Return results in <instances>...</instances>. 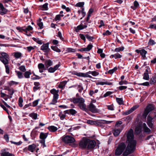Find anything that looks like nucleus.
I'll list each match as a JSON object with an SVG mask.
<instances>
[{
  "label": "nucleus",
  "instance_id": "1",
  "mask_svg": "<svg viewBox=\"0 0 156 156\" xmlns=\"http://www.w3.org/2000/svg\"><path fill=\"white\" fill-rule=\"evenodd\" d=\"M128 143V145L125 151L123 152V155L127 156L134 152L136 149V141L133 140L126 141Z\"/></svg>",
  "mask_w": 156,
  "mask_h": 156
},
{
  "label": "nucleus",
  "instance_id": "2",
  "mask_svg": "<svg viewBox=\"0 0 156 156\" xmlns=\"http://www.w3.org/2000/svg\"><path fill=\"white\" fill-rule=\"evenodd\" d=\"M126 147V144L123 142L121 143L117 147L115 150V155H120L124 151Z\"/></svg>",
  "mask_w": 156,
  "mask_h": 156
},
{
  "label": "nucleus",
  "instance_id": "3",
  "mask_svg": "<svg viewBox=\"0 0 156 156\" xmlns=\"http://www.w3.org/2000/svg\"><path fill=\"white\" fill-rule=\"evenodd\" d=\"M87 107L88 112L90 111L93 113H98L99 112V110L93 104L92 101H91L90 104L87 106Z\"/></svg>",
  "mask_w": 156,
  "mask_h": 156
},
{
  "label": "nucleus",
  "instance_id": "4",
  "mask_svg": "<svg viewBox=\"0 0 156 156\" xmlns=\"http://www.w3.org/2000/svg\"><path fill=\"white\" fill-rule=\"evenodd\" d=\"M125 134H126V141L134 140L133 131L132 129L126 131Z\"/></svg>",
  "mask_w": 156,
  "mask_h": 156
},
{
  "label": "nucleus",
  "instance_id": "5",
  "mask_svg": "<svg viewBox=\"0 0 156 156\" xmlns=\"http://www.w3.org/2000/svg\"><path fill=\"white\" fill-rule=\"evenodd\" d=\"M88 143L87 144V149L90 150L93 149L95 147L96 143L94 140H91L88 139Z\"/></svg>",
  "mask_w": 156,
  "mask_h": 156
},
{
  "label": "nucleus",
  "instance_id": "6",
  "mask_svg": "<svg viewBox=\"0 0 156 156\" xmlns=\"http://www.w3.org/2000/svg\"><path fill=\"white\" fill-rule=\"evenodd\" d=\"M88 142V139L87 138H85L80 141L79 144L80 147L83 150L87 148Z\"/></svg>",
  "mask_w": 156,
  "mask_h": 156
},
{
  "label": "nucleus",
  "instance_id": "7",
  "mask_svg": "<svg viewBox=\"0 0 156 156\" xmlns=\"http://www.w3.org/2000/svg\"><path fill=\"white\" fill-rule=\"evenodd\" d=\"M62 140L65 143H72L75 141V139L73 137L68 136L62 137Z\"/></svg>",
  "mask_w": 156,
  "mask_h": 156
},
{
  "label": "nucleus",
  "instance_id": "8",
  "mask_svg": "<svg viewBox=\"0 0 156 156\" xmlns=\"http://www.w3.org/2000/svg\"><path fill=\"white\" fill-rule=\"evenodd\" d=\"M49 43H47L43 44L41 47V49L44 52H48L50 50L49 48Z\"/></svg>",
  "mask_w": 156,
  "mask_h": 156
},
{
  "label": "nucleus",
  "instance_id": "9",
  "mask_svg": "<svg viewBox=\"0 0 156 156\" xmlns=\"http://www.w3.org/2000/svg\"><path fill=\"white\" fill-rule=\"evenodd\" d=\"M153 118L151 117L150 115H148L147 118V124L149 127L151 129L153 128V124L152 120Z\"/></svg>",
  "mask_w": 156,
  "mask_h": 156
},
{
  "label": "nucleus",
  "instance_id": "10",
  "mask_svg": "<svg viewBox=\"0 0 156 156\" xmlns=\"http://www.w3.org/2000/svg\"><path fill=\"white\" fill-rule=\"evenodd\" d=\"M135 51L137 53H140L142 57L144 59L146 58V55L147 54V52L144 49H142L139 50L138 49H136Z\"/></svg>",
  "mask_w": 156,
  "mask_h": 156
},
{
  "label": "nucleus",
  "instance_id": "11",
  "mask_svg": "<svg viewBox=\"0 0 156 156\" xmlns=\"http://www.w3.org/2000/svg\"><path fill=\"white\" fill-rule=\"evenodd\" d=\"M138 108V106L136 105L132 107L130 109L126 111L125 112H124L122 114L124 115H127L132 112L133 111L135 110L136 109H137Z\"/></svg>",
  "mask_w": 156,
  "mask_h": 156
},
{
  "label": "nucleus",
  "instance_id": "12",
  "mask_svg": "<svg viewBox=\"0 0 156 156\" xmlns=\"http://www.w3.org/2000/svg\"><path fill=\"white\" fill-rule=\"evenodd\" d=\"M84 100L82 98H74L73 99V101L74 103H78V104H81L82 103H84Z\"/></svg>",
  "mask_w": 156,
  "mask_h": 156
},
{
  "label": "nucleus",
  "instance_id": "13",
  "mask_svg": "<svg viewBox=\"0 0 156 156\" xmlns=\"http://www.w3.org/2000/svg\"><path fill=\"white\" fill-rule=\"evenodd\" d=\"M78 106L80 107V108L82 110L85 111V112L88 113V110L87 108L86 107V105L84 103H82L78 105Z\"/></svg>",
  "mask_w": 156,
  "mask_h": 156
},
{
  "label": "nucleus",
  "instance_id": "14",
  "mask_svg": "<svg viewBox=\"0 0 156 156\" xmlns=\"http://www.w3.org/2000/svg\"><path fill=\"white\" fill-rule=\"evenodd\" d=\"M81 22V24L79 26H77L76 29H75L76 31V32H78L79 30H83L86 28V26L85 25H83L82 23L83 22V21H82Z\"/></svg>",
  "mask_w": 156,
  "mask_h": 156
},
{
  "label": "nucleus",
  "instance_id": "15",
  "mask_svg": "<svg viewBox=\"0 0 156 156\" xmlns=\"http://www.w3.org/2000/svg\"><path fill=\"white\" fill-rule=\"evenodd\" d=\"M34 84L35 86L33 87V90L34 92H35L40 89L41 85L39 82H34Z\"/></svg>",
  "mask_w": 156,
  "mask_h": 156
},
{
  "label": "nucleus",
  "instance_id": "16",
  "mask_svg": "<svg viewBox=\"0 0 156 156\" xmlns=\"http://www.w3.org/2000/svg\"><path fill=\"white\" fill-rule=\"evenodd\" d=\"M148 74V69H147L145 70V71L144 73L143 79L146 80H149V77Z\"/></svg>",
  "mask_w": 156,
  "mask_h": 156
},
{
  "label": "nucleus",
  "instance_id": "17",
  "mask_svg": "<svg viewBox=\"0 0 156 156\" xmlns=\"http://www.w3.org/2000/svg\"><path fill=\"white\" fill-rule=\"evenodd\" d=\"M103 80L105 81V82H101L100 81L97 83V85H112V83L111 82H108L106 80Z\"/></svg>",
  "mask_w": 156,
  "mask_h": 156
},
{
  "label": "nucleus",
  "instance_id": "18",
  "mask_svg": "<svg viewBox=\"0 0 156 156\" xmlns=\"http://www.w3.org/2000/svg\"><path fill=\"white\" fill-rule=\"evenodd\" d=\"M36 147V145L33 144L31 145H29L28 146V150L29 151H30L31 152H33L35 150Z\"/></svg>",
  "mask_w": 156,
  "mask_h": 156
},
{
  "label": "nucleus",
  "instance_id": "19",
  "mask_svg": "<svg viewBox=\"0 0 156 156\" xmlns=\"http://www.w3.org/2000/svg\"><path fill=\"white\" fill-rule=\"evenodd\" d=\"M9 58H3L0 57V61L4 64V65L8 64Z\"/></svg>",
  "mask_w": 156,
  "mask_h": 156
},
{
  "label": "nucleus",
  "instance_id": "20",
  "mask_svg": "<svg viewBox=\"0 0 156 156\" xmlns=\"http://www.w3.org/2000/svg\"><path fill=\"white\" fill-rule=\"evenodd\" d=\"M58 67V64L55 66L53 67H51L48 70V72L50 73H54Z\"/></svg>",
  "mask_w": 156,
  "mask_h": 156
},
{
  "label": "nucleus",
  "instance_id": "21",
  "mask_svg": "<svg viewBox=\"0 0 156 156\" xmlns=\"http://www.w3.org/2000/svg\"><path fill=\"white\" fill-rule=\"evenodd\" d=\"M143 127L144 131L145 133H150L151 132V130L147 126L145 123L143 124Z\"/></svg>",
  "mask_w": 156,
  "mask_h": 156
},
{
  "label": "nucleus",
  "instance_id": "22",
  "mask_svg": "<svg viewBox=\"0 0 156 156\" xmlns=\"http://www.w3.org/2000/svg\"><path fill=\"white\" fill-rule=\"evenodd\" d=\"M48 136V134L47 133H44L41 132L40 135V138L41 140H45V139Z\"/></svg>",
  "mask_w": 156,
  "mask_h": 156
},
{
  "label": "nucleus",
  "instance_id": "23",
  "mask_svg": "<svg viewBox=\"0 0 156 156\" xmlns=\"http://www.w3.org/2000/svg\"><path fill=\"white\" fill-rule=\"evenodd\" d=\"M133 6H131V8L133 10H135L137 8L140 7L139 4L136 1H135L133 3Z\"/></svg>",
  "mask_w": 156,
  "mask_h": 156
},
{
  "label": "nucleus",
  "instance_id": "24",
  "mask_svg": "<svg viewBox=\"0 0 156 156\" xmlns=\"http://www.w3.org/2000/svg\"><path fill=\"white\" fill-rule=\"evenodd\" d=\"M50 93L53 95V97H58V90H56L55 89H53L50 90Z\"/></svg>",
  "mask_w": 156,
  "mask_h": 156
},
{
  "label": "nucleus",
  "instance_id": "25",
  "mask_svg": "<svg viewBox=\"0 0 156 156\" xmlns=\"http://www.w3.org/2000/svg\"><path fill=\"white\" fill-rule=\"evenodd\" d=\"M154 109V107L152 104H149L147 107L146 109L150 112L153 110Z\"/></svg>",
  "mask_w": 156,
  "mask_h": 156
},
{
  "label": "nucleus",
  "instance_id": "26",
  "mask_svg": "<svg viewBox=\"0 0 156 156\" xmlns=\"http://www.w3.org/2000/svg\"><path fill=\"white\" fill-rule=\"evenodd\" d=\"M52 64L53 62L50 59L47 60L45 62V66L47 68H48L49 66H52Z\"/></svg>",
  "mask_w": 156,
  "mask_h": 156
},
{
  "label": "nucleus",
  "instance_id": "27",
  "mask_svg": "<svg viewBox=\"0 0 156 156\" xmlns=\"http://www.w3.org/2000/svg\"><path fill=\"white\" fill-rule=\"evenodd\" d=\"M122 57V56L118 53H116L114 55H112L110 56L111 58H114L115 59L120 58Z\"/></svg>",
  "mask_w": 156,
  "mask_h": 156
},
{
  "label": "nucleus",
  "instance_id": "28",
  "mask_svg": "<svg viewBox=\"0 0 156 156\" xmlns=\"http://www.w3.org/2000/svg\"><path fill=\"white\" fill-rule=\"evenodd\" d=\"M121 132V130L119 129L115 128L113 131V133L115 136H118Z\"/></svg>",
  "mask_w": 156,
  "mask_h": 156
},
{
  "label": "nucleus",
  "instance_id": "29",
  "mask_svg": "<svg viewBox=\"0 0 156 156\" xmlns=\"http://www.w3.org/2000/svg\"><path fill=\"white\" fill-rule=\"evenodd\" d=\"M14 56L16 59H18L22 57V54L20 52H15L14 53Z\"/></svg>",
  "mask_w": 156,
  "mask_h": 156
},
{
  "label": "nucleus",
  "instance_id": "30",
  "mask_svg": "<svg viewBox=\"0 0 156 156\" xmlns=\"http://www.w3.org/2000/svg\"><path fill=\"white\" fill-rule=\"evenodd\" d=\"M156 83V76H152L151 78L150 81V83L151 85L154 84Z\"/></svg>",
  "mask_w": 156,
  "mask_h": 156
},
{
  "label": "nucleus",
  "instance_id": "31",
  "mask_svg": "<svg viewBox=\"0 0 156 156\" xmlns=\"http://www.w3.org/2000/svg\"><path fill=\"white\" fill-rule=\"evenodd\" d=\"M48 129L51 132H55L57 131L58 128L54 126H50L48 127Z\"/></svg>",
  "mask_w": 156,
  "mask_h": 156
},
{
  "label": "nucleus",
  "instance_id": "32",
  "mask_svg": "<svg viewBox=\"0 0 156 156\" xmlns=\"http://www.w3.org/2000/svg\"><path fill=\"white\" fill-rule=\"evenodd\" d=\"M37 114L34 112H32L30 113L29 115L33 119L35 120L36 119L37 117Z\"/></svg>",
  "mask_w": 156,
  "mask_h": 156
},
{
  "label": "nucleus",
  "instance_id": "33",
  "mask_svg": "<svg viewBox=\"0 0 156 156\" xmlns=\"http://www.w3.org/2000/svg\"><path fill=\"white\" fill-rule=\"evenodd\" d=\"M0 156H15L13 154L10 153L8 152H5L1 154Z\"/></svg>",
  "mask_w": 156,
  "mask_h": 156
},
{
  "label": "nucleus",
  "instance_id": "34",
  "mask_svg": "<svg viewBox=\"0 0 156 156\" xmlns=\"http://www.w3.org/2000/svg\"><path fill=\"white\" fill-rule=\"evenodd\" d=\"M142 131L141 127L140 126H138L136 127L135 132L137 134H140Z\"/></svg>",
  "mask_w": 156,
  "mask_h": 156
},
{
  "label": "nucleus",
  "instance_id": "35",
  "mask_svg": "<svg viewBox=\"0 0 156 156\" xmlns=\"http://www.w3.org/2000/svg\"><path fill=\"white\" fill-rule=\"evenodd\" d=\"M112 121H108L105 120H103L102 122H98L97 124L98 125H101V123H106V124H109L112 122Z\"/></svg>",
  "mask_w": 156,
  "mask_h": 156
},
{
  "label": "nucleus",
  "instance_id": "36",
  "mask_svg": "<svg viewBox=\"0 0 156 156\" xmlns=\"http://www.w3.org/2000/svg\"><path fill=\"white\" fill-rule=\"evenodd\" d=\"M68 113L72 115H74L77 113V112L73 109H71L68 111Z\"/></svg>",
  "mask_w": 156,
  "mask_h": 156
},
{
  "label": "nucleus",
  "instance_id": "37",
  "mask_svg": "<svg viewBox=\"0 0 156 156\" xmlns=\"http://www.w3.org/2000/svg\"><path fill=\"white\" fill-rule=\"evenodd\" d=\"M7 12V10L4 7L0 9V14L4 15Z\"/></svg>",
  "mask_w": 156,
  "mask_h": 156
},
{
  "label": "nucleus",
  "instance_id": "38",
  "mask_svg": "<svg viewBox=\"0 0 156 156\" xmlns=\"http://www.w3.org/2000/svg\"><path fill=\"white\" fill-rule=\"evenodd\" d=\"M93 46L91 44L88 45L86 48H84V51H89L92 48Z\"/></svg>",
  "mask_w": 156,
  "mask_h": 156
},
{
  "label": "nucleus",
  "instance_id": "39",
  "mask_svg": "<svg viewBox=\"0 0 156 156\" xmlns=\"http://www.w3.org/2000/svg\"><path fill=\"white\" fill-rule=\"evenodd\" d=\"M116 101L119 105H121L123 104V101L122 98H116Z\"/></svg>",
  "mask_w": 156,
  "mask_h": 156
},
{
  "label": "nucleus",
  "instance_id": "40",
  "mask_svg": "<svg viewBox=\"0 0 156 156\" xmlns=\"http://www.w3.org/2000/svg\"><path fill=\"white\" fill-rule=\"evenodd\" d=\"M58 98V97L55 96L53 97V99L52 100L51 102V104L55 105L57 102V100Z\"/></svg>",
  "mask_w": 156,
  "mask_h": 156
},
{
  "label": "nucleus",
  "instance_id": "41",
  "mask_svg": "<svg viewBox=\"0 0 156 156\" xmlns=\"http://www.w3.org/2000/svg\"><path fill=\"white\" fill-rule=\"evenodd\" d=\"M67 83L66 81H64L61 82L60 84H59V88H63L65 86Z\"/></svg>",
  "mask_w": 156,
  "mask_h": 156
},
{
  "label": "nucleus",
  "instance_id": "42",
  "mask_svg": "<svg viewBox=\"0 0 156 156\" xmlns=\"http://www.w3.org/2000/svg\"><path fill=\"white\" fill-rule=\"evenodd\" d=\"M2 56H0V57L3 58H9V55L6 53L3 52L1 53Z\"/></svg>",
  "mask_w": 156,
  "mask_h": 156
},
{
  "label": "nucleus",
  "instance_id": "43",
  "mask_svg": "<svg viewBox=\"0 0 156 156\" xmlns=\"http://www.w3.org/2000/svg\"><path fill=\"white\" fill-rule=\"evenodd\" d=\"M15 72L16 73L17 75L19 78L21 79L23 77V76L22 72L16 70L15 71Z\"/></svg>",
  "mask_w": 156,
  "mask_h": 156
},
{
  "label": "nucleus",
  "instance_id": "44",
  "mask_svg": "<svg viewBox=\"0 0 156 156\" xmlns=\"http://www.w3.org/2000/svg\"><path fill=\"white\" fill-rule=\"evenodd\" d=\"M31 73L29 71L25 72L24 73V76L25 78H29L30 77V75H31Z\"/></svg>",
  "mask_w": 156,
  "mask_h": 156
},
{
  "label": "nucleus",
  "instance_id": "45",
  "mask_svg": "<svg viewBox=\"0 0 156 156\" xmlns=\"http://www.w3.org/2000/svg\"><path fill=\"white\" fill-rule=\"evenodd\" d=\"M84 5V2H79L76 4L75 5L76 7H82Z\"/></svg>",
  "mask_w": 156,
  "mask_h": 156
},
{
  "label": "nucleus",
  "instance_id": "46",
  "mask_svg": "<svg viewBox=\"0 0 156 156\" xmlns=\"http://www.w3.org/2000/svg\"><path fill=\"white\" fill-rule=\"evenodd\" d=\"M124 49V47L123 46H121L119 48H116L115 49V51L116 52H119L120 51H123Z\"/></svg>",
  "mask_w": 156,
  "mask_h": 156
},
{
  "label": "nucleus",
  "instance_id": "47",
  "mask_svg": "<svg viewBox=\"0 0 156 156\" xmlns=\"http://www.w3.org/2000/svg\"><path fill=\"white\" fill-rule=\"evenodd\" d=\"M81 74L80 76L81 77H89L90 78H92V76L88 74V73H81Z\"/></svg>",
  "mask_w": 156,
  "mask_h": 156
},
{
  "label": "nucleus",
  "instance_id": "48",
  "mask_svg": "<svg viewBox=\"0 0 156 156\" xmlns=\"http://www.w3.org/2000/svg\"><path fill=\"white\" fill-rule=\"evenodd\" d=\"M23 101L22 98L20 97L19 99V105L20 107H22L23 106L22 103Z\"/></svg>",
  "mask_w": 156,
  "mask_h": 156
},
{
  "label": "nucleus",
  "instance_id": "49",
  "mask_svg": "<svg viewBox=\"0 0 156 156\" xmlns=\"http://www.w3.org/2000/svg\"><path fill=\"white\" fill-rule=\"evenodd\" d=\"M36 47L35 46H34L33 47V46H28L26 48V49L28 52H30L32 50H34V49Z\"/></svg>",
  "mask_w": 156,
  "mask_h": 156
},
{
  "label": "nucleus",
  "instance_id": "50",
  "mask_svg": "<svg viewBox=\"0 0 156 156\" xmlns=\"http://www.w3.org/2000/svg\"><path fill=\"white\" fill-rule=\"evenodd\" d=\"M8 64H7L6 65H4L5 66L6 73L7 74H9V67Z\"/></svg>",
  "mask_w": 156,
  "mask_h": 156
},
{
  "label": "nucleus",
  "instance_id": "51",
  "mask_svg": "<svg viewBox=\"0 0 156 156\" xmlns=\"http://www.w3.org/2000/svg\"><path fill=\"white\" fill-rule=\"evenodd\" d=\"M32 27L30 26H28L26 28H25L24 32L27 33V31L31 30H33Z\"/></svg>",
  "mask_w": 156,
  "mask_h": 156
},
{
  "label": "nucleus",
  "instance_id": "52",
  "mask_svg": "<svg viewBox=\"0 0 156 156\" xmlns=\"http://www.w3.org/2000/svg\"><path fill=\"white\" fill-rule=\"evenodd\" d=\"M149 112V111L145 109L143 114L142 116L146 118Z\"/></svg>",
  "mask_w": 156,
  "mask_h": 156
},
{
  "label": "nucleus",
  "instance_id": "53",
  "mask_svg": "<svg viewBox=\"0 0 156 156\" xmlns=\"http://www.w3.org/2000/svg\"><path fill=\"white\" fill-rule=\"evenodd\" d=\"M149 112V111L145 109L143 114L142 116L146 118Z\"/></svg>",
  "mask_w": 156,
  "mask_h": 156
},
{
  "label": "nucleus",
  "instance_id": "54",
  "mask_svg": "<svg viewBox=\"0 0 156 156\" xmlns=\"http://www.w3.org/2000/svg\"><path fill=\"white\" fill-rule=\"evenodd\" d=\"M48 4L47 3H46L42 5V8L43 9V10H47L48 9Z\"/></svg>",
  "mask_w": 156,
  "mask_h": 156
},
{
  "label": "nucleus",
  "instance_id": "55",
  "mask_svg": "<svg viewBox=\"0 0 156 156\" xmlns=\"http://www.w3.org/2000/svg\"><path fill=\"white\" fill-rule=\"evenodd\" d=\"M112 32L109 31L108 30H106L105 32L103 33L102 35L104 36H108L111 35Z\"/></svg>",
  "mask_w": 156,
  "mask_h": 156
},
{
  "label": "nucleus",
  "instance_id": "56",
  "mask_svg": "<svg viewBox=\"0 0 156 156\" xmlns=\"http://www.w3.org/2000/svg\"><path fill=\"white\" fill-rule=\"evenodd\" d=\"M138 85H142L144 86H149L150 83L148 82H145L142 83H140L137 84Z\"/></svg>",
  "mask_w": 156,
  "mask_h": 156
},
{
  "label": "nucleus",
  "instance_id": "57",
  "mask_svg": "<svg viewBox=\"0 0 156 156\" xmlns=\"http://www.w3.org/2000/svg\"><path fill=\"white\" fill-rule=\"evenodd\" d=\"M113 93V92L111 91H109L107 92L103 96V97L105 98L109 95H110Z\"/></svg>",
  "mask_w": 156,
  "mask_h": 156
},
{
  "label": "nucleus",
  "instance_id": "58",
  "mask_svg": "<svg viewBox=\"0 0 156 156\" xmlns=\"http://www.w3.org/2000/svg\"><path fill=\"white\" fill-rule=\"evenodd\" d=\"M19 69L23 72H25L26 71L25 66H21L19 68Z\"/></svg>",
  "mask_w": 156,
  "mask_h": 156
},
{
  "label": "nucleus",
  "instance_id": "59",
  "mask_svg": "<svg viewBox=\"0 0 156 156\" xmlns=\"http://www.w3.org/2000/svg\"><path fill=\"white\" fill-rule=\"evenodd\" d=\"M149 28L154 29V30L156 29V24L151 23L149 25Z\"/></svg>",
  "mask_w": 156,
  "mask_h": 156
},
{
  "label": "nucleus",
  "instance_id": "60",
  "mask_svg": "<svg viewBox=\"0 0 156 156\" xmlns=\"http://www.w3.org/2000/svg\"><path fill=\"white\" fill-rule=\"evenodd\" d=\"M39 69H44L45 68V66L42 63H39L38 65Z\"/></svg>",
  "mask_w": 156,
  "mask_h": 156
},
{
  "label": "nucleus",
  "instance_id": "61",
  "mask_svg": "<svg viewBox=\"0 0 156 156\" xmlns=\"http://www.w3.org/2000/svg\"><path fill=\"white\" fill-rule=\"evenodd\" d=\"M67 51L68 52H74L76 51L75 49L71 48H68L67 49Z\"/></svg>",
  "mask_w": 156,
  "mask_h": 156
},
{
  "label": "nucleus",
  "instance_id": "62",
  "mask_svg": "<svg viewBox=\"0 0 156 156\" xmlns=\"http://www.w3.org/2000/svg\"><path fill=\"white\" fill-rule=\"evenodd\" d=\"M39 99H37V100L34 101V102H33V104L32 105V106H33V107L36 106L38 104V102H39Z\"/></svg>",
  "mask_w": 156,
  "mask_h": 156
},
{
  "label": "nucleus",
  "instance_id": "63",
  "mask_svg": "<svg viewBox=\"0 0 156 156\" xmlns=\"http://www.w3.org/2000/svg\"><path fill=\"white\" fill-rule=\"evenodd\" d=\"M117 69V67H115L114 68L108 71V73L110 74H112Z\"/></svg>",
  "mask_w": 156,
  "mask_h": 156
},
{
  "label": "nucleus",
  "instance_id": "64",
  "mask_svg": "<svg viewBox=\"0 0 156 156\" xmlns=\"http://www.w3.org/2000/svg\"><path fill=\"white\" fill-rule=\"evenodd\" d=\"M77 89H78V91L80 93H81L82 90H83V87L80 85H78Z\"/></svg>",
  "mask_w": 156,
  "mask_h": 156
}]
</instances>
